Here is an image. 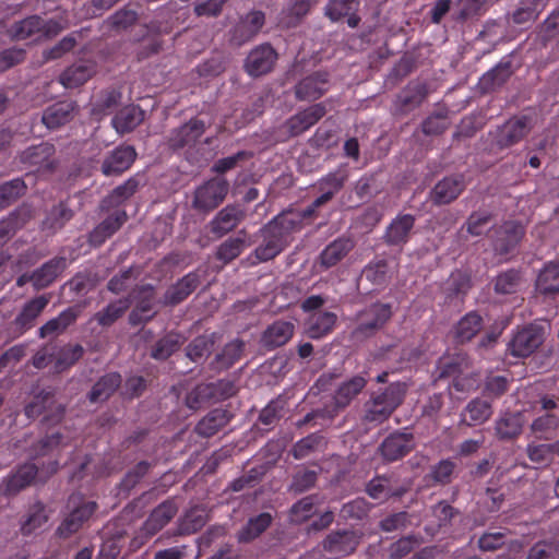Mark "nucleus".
<instances>
[{"label":"nucleus","mask_w":559,"mask_h":559,"mask_svg":"<svg viewBox=\"0 0 559 559\" xmlns=\"http://www.w3.org/2000/svg\"><path fill=\"white\" fill-rule=\"evenodd\" d=\"M407 386L404 382L391 383L383 392L374 393L365 404L364 420L381 424L401 405Z\"/></svg>","instance_id":"f257e3e1"},{"label":"nucleus","mask_w":559,"mask_h":559,"mask_svg":"<svg viewBox=\"0 0 559 559\" xmlns=\"http://www.w3.org/2000/svg\"><path fill=\"white\" fill-rule=\"evenodd\" d=\"M440 378L452 377L451 386L457 392H469L477 388V379L468 373L469 361L463 354L440 360Z\"/></svg>","instance_id":"f03ea898"},{"label":"nucleus","mask_w":559,"mask_h":559,"mask_svg":"<svg viewBox=\"0 0 559 559\" xmlns=\"http://www.w3.org/2000/svg\"><path fill=\"white\" fill-rule=\"evenodd\" d=\"M391 307L386 304H374L358 316V325L352 332L355 341H362L373 335L390 319Z\"/></svg>","instance_id":"7ed1b4c3"},{"label":"nucleus","mask_w":559,"mask_h":559,"mask_svg":"<svg viewBox=\"0 0 559 559\" xmlns=\"http://www.w3.org/2000/svg\"><path fill=\"white\" fill-rule=\"evenodd\" d=\"M228 189L229 185L226 179L212 178L195 189L192 205L199 211H212L224 201Z\"/></svg>","instance_id":"20e7f679"},{"label":"nucleus","mask_w":559,"mask_h":559,"mask_svg":"<svg viewBox=\"0 0 559 559\" xmlns=\"http://www.w3.org/2000/svg\"><path fill=\"white\" fill-rule=\"evenodd\" d=\"M70 513L64 518L58 527L61 537H69L76 533L82 525L93 515L96 510V502L83 500L80 496H71L69 499Z\"/></svg>","instance_id":"39448f33"},{"label":"nucleus","mask_w":559,"mask_h":559,"mask_svg":"<svg viewBox=\"0 0 559 559\" xmlns=\"http://www.w3.org/2000/svg\"><path fill=\"white\" fill-rule=\"evenodd\" d=\"M177 507L171 501H165L156 507L141 527L139 535L134 537L133 545L141 546L150 537L160 531L177 513Z\"/></svg>","instance_id":"423d86ee"},{"label":"nucleus","mask_w":559,"mask_h":559,"mask_svg":"<svg viewBox=\"0 0 559 559\" xmlns=\"http://www.w3.org/2000/svg\"><path fill=\"white\" fill-rule=\"evenodd\" d=\"M543 341V330L535 325H528L513 335L508 344V350L514 357H527L538 348Z\"/></svg>","instance_id":"0eeeda50"},{"label":"nucleus","mask_w":559,"mask_h":559,"mask_svg":"<svg viewBox=\"0 0 559 559\" xmlns=\"http://www.w3.org/2000/svg\"><path fill=\"white\" fill-rule=\"evenodd\" d=\"M277 60V52L269 44L254 47L245 60V70L252 76L258 78L271 72Z\"/></svg>","instance_id":"6e6552de"},{"label":"nucleus","mask_w":559,"mask_h":559,"mask_svg":"<svg viewBox=\"0 0 559 559\" xmlns=\"http://www.w3.org/2000/svg\"><path fill=\"white\" fill-rule=\"evenodd\" d=\"M56 471L57 463L49 464L47 472L38 469L33 463L24 464L7 480L4 490L9 495L15 493L28 486L36 476H38L40 480H44Z\"/></svg>","instance_id":"1a4fd4ad"},{"label":"nucleus","mask_w":559,"mask_h":559,"mask_svg":"<svg viewBox=\"0 0 559 559\" xmlns=\"http://www.w3.org/2000/svg\"><path fill=\"white\" fill-rule=\"evenodd\" d=\"M265 16L261 11H251L247 13L240 21L234 26L230 35V40L241 46L252 38H254L262 26L264 25Z\"/></svg>","instance_id":"9d476101"},{"label":"nucleus","mask_w":559,"mask_h":559,"mask_svg":"<svg viewBox=\"0 0 559 559\" xmlns=\"http://www.w3.org/2000/svg\"><path fill=\"white\" fill-rule=\"evenodd\" d=\"M360 536L352 531L331 533L322 546L329 558H340L352 554L359 544Z\"/></svg>","instance_id":"9b49d317"},{"label":"nucleus","mask_w":559,"mask_h":559,"mask_svg":"<svg viewBox=\"0 0 559 559\" xmlns=\"http://www.w3.org/2000/svg\"><path fill=\"white\" fill-rule=\"evenodd\" d=\"M262 243L254 250L255 259L259 262H265L278 255L287 246V240L282 238V234L276 230L274 225H265L260 229Z\"/></svg>","instance_id":"f8f14e48"},{"label":"nucleus","mask_w":559,"mask_h":559,"mask_svg":"<svg viewBox=\"0 0 559 559\" xmlns=\"http://www.w3.org/2000/svg\"><path fill=\"white\" fill-rule=\"evenodd\" d=\"M325 112L326 110L323 104H314L289 118L285 122L284 128L288 135H299L316 124Z\"/></svg>","instance_id":"ddd939ff"},{"label":"nucleus","mask_w":559,"mask_h":559,"mask_svg":"<svg viewBox=\"0 0 559 559\" xmlns=\"http://www.w3.org/2000/svg\"><path fill=\"white\" fill-rule=\"evenodd\" d=\"M135 157L136 152L133 146H118L104 159L102 171L106 176L120 175L130 168Z\"/></svg>","instance_id":"4468645a"},{"label":"nucleus","mask_w":559,"mask_h":559,"mask_svg":"<svg viewBox=\"0 0 559 559\" xmlns=\"http://www.w3.org/2000/svg\"><path fill=\"white\" fill-rule=\"evenodd\" d=\"M414 448L412 433L394 432L386 437L379 450L385 461H396L406 455Z\"/></svg>","instance_id":"2eb2a0df"},{"label":"nucleus","mask_w":559,"mask_h":559,"mask_svg":"<svg viewBox=\"0 0 559 559\" xmlns=\"http://www.w3.org/2000/svg\"><path fill=\"white\" fill-rule=\"evenodd\" d=\"M246 212L238 205H227L211 221L213 234L222 237L235 229L245 218Z\"/></svg>","instance_id":"dca6fc26"},{"label":"nucleus","mask_w":559,"mask_h":559,"mask_svg":"<svg viewBox=\"0 0 559 559\" xmlns=\"http://www.w3.org/2000/svg\"><path fill=\"white\" fill-rule=\"evenodd\" d=\"M524 235V228L515 222H506L495 230L493 248L497 252L504 254L514 248Z\"/></svg>","instance_id":"f3484780"},{"label":"nucleus","mask_w":559,"mask_h":559,"mask_svg":"<svg viewBox=\"0 0 559 559\" xmlns=\"http://www.w3.org/2000/svg\"><path fill=\"white\" fill-rule=\"evenodd\" d=\"M49 296L41 295L24 305L13 322L20 334L29 330L34 325L36 318L44 311L49 304Z\"/></svg>","instance_id":"a211bd4d"},{"label":"nucleus","mask_w":559,"mask_h":559,"mask_svg":"<svg viewBox=\"0 0 559 559\" xmlns=\"http://www.w3.org/2000/svg\"><path fill=\"white\" fill-rule=\"evenodd\" d=\"M367 380L362 376H354L342 382L334 392L333 401L336 409H344L366 386Z\"/></svg>","instance_id":"6ab92c4d"},{"label":"nucleus","mask_w":559,"mask_h":559,"mask_svg":"<svg viewBox=\"0 0 559 559\" xmlns=\"http://www.w3.org/2000/svg\"><path fill=\"white\" fill-rule=\"evenodd\" d=\"M55 147L49 143H40L23 153V160L39 171H49L53 167Z\"/></svg>","instance_id":"aec40b11"},{"label":"nucleus","mask_w":559,"mask_h":559,"mask_svg":"<svg viewBox=\"0 0 559 559\" xmlns=\"http://www.w3.org/2000/svg\"><path fill=\"white\" fill-rule=\"evenodd\" d=\"M354 243L348 238H338L326 246L319 257V263L323 269H330L341 262L353 249Z\"/></svg>","instance_id":"412c9836"},{"label":"nucleus","mask_w":559,"mask_h":559,"mask_svg":"<svg viewBox=\"0 0 559 559\" xmlns=\"http://www.w3.org/2000/svg\"><path fill=\"white\" fill-rule=\"evenodd\" d=\"M415 218L411 214L399 215L388 226L385 231V241L389 245H401L408 240L409 234L414 227Z\"/></svg>","instance_id":"4be33fe9"},{"label":"nucleus","mask_w":559,"mask_h":559,"mask_svg":"<svg viewBox=\"0 0 559 559\" xmlns=\"http://www.w3.org/2000/svg\"><path fill=\"white\" fill-rule=\"evenodd\" d=\"M205 131V124L203 121L198 119H191L186 124L176 129L170 139V145L173 147H182L194 143Z\"/></svg>","instance_id":"5701e85b"},{"label":"nucleus","mask_w":559,"mask_h":559,"mask_svg":"<svg viewBox=\"0 0 559 559\" xmlns=\"http://www.w3.org/2000/svg\"><path fill=\"white\" fill-rule=\"evenodd\" d=\"M94 73L93 62H81L66 69L59 81L66 88H74L87 82Z\"/></svg>","instance_id":"b1692460"},{"label":"nucleus","mask_w":559,"mask_h":559,"mask_svg":"<svg viewBox=\"0 0 559 559\" xmlns=\"http://www.w3.org/2000/svg\"><path fill=\"white\" fill-rule=\"evenodd\" d=\"M66 266V259L55 258L46 262L41 267L31 275L32 283L36 289L49 286Z\"/></svg>","instance_id":"393cba45"},{"label":"nucleus","mask_w":559,"mask_h":559,"mask_svg":"<svg viewBox=\"0 0 559 559\" xmlns=\"http://www.w3.org/2000/svg\"><path fill=\"white\" fill-rule=\"evenodd\" d=\"M464 189V182L459 177H448L439 181L432 191V201L437 204H448L455 200Z\"/></svg>","instance_id":"a878e982"},{"label":"nucleus","mask_w":559,"mask_h":559,"mask_svg":"<svg viewBox=\"0 0 559 559\" xmlns=\"http://www.w3.org/2000/svg\"><path fill=\"white\" fill-rule=\"evenodd\" d=\"M357 8V0H331L325 8V14L332 21H338L343 17H347V24L350 27H356L359 21L355 15Z\"/></svg>","instance_id":"bb28decb"},{"label":"nucleus","mask_w":559,"mask_h":559,"mask_svg":"<svg viewBox=\"0 0 559 559\" xmlns=\"http://www.w3.org/2000/svg\"><path fill=\"white\" fill-rule=\"evenodd\" d=\"M326 78L324 74H314L305 78L296 86V96L301 100H313L326 91Z\"/></svg>","instance_id":"cd10ccee"},{"label":"nucleus","mask_w":559,"mask_h":559,"mask_svg":"<svg viewBox=\"0 0 559 559\" xmlns=\"http://www.w3.org/2000/svg\"><path fill=\"white\" fill-rule=\"evenodd\" d=\"M527 119L514 118L506 122L499 130L498 143L501 146H510L519 142L528 132Z\"/></svg>","instance_id":"c85d7f7f"},{"label":"nucleus","mask_w":559,"mask_h":559,"mask_svg":"<svg viewBox=\"0 0 559 559\" xmlns=\"http://www.w3.org/2000/svg\"><path fill=\"white\" fill-rule=\"evenodd\" d=\"M144 119V112L135 106L122 108L112 119V126L120 134L135 129Z\"/></svg>","instance_id":"c756f323"},{"label":"nucleus","mask_w":559,"mask_h":559,"mask_svg":"<svg viewBox=\"0 0 559 559\" xmlns=\"http://www.w3.org/2000/svg\"><path fill=\"white\" fill-rule=\"evenodd\" d=\"M199 285V276L195 273H189L179 280L175 285L168 288L165 294V300L168 304L176 305L186 299Z\"/></svg>","instance_id":"7c9ffc66"},{"label":"nucleus","mask_w":559,"mask_h":559,"mask_svg":"<svg viewBox=\"0 0 559 559\" xmlns=\"http://www.w3.org/2000/svg\"><path fill=\"white\" fill-rule=\"evenodd\" d=\"M336 322L333 312H316L310 316L307 323V333L311 338H321L331 333Z\"/></svg>","instance_id":"2f4dec72"},{"label":"nucleus","mask_w":559,"mask_h":559,"mask_svg":"<svg viewBox=\"0 0 559 559\" xmlns=\"http://www.w3.org/2000/svg\"><path fill=\"white\" fill-rule=\"evenodd\" d=\"M492 415L490 403L480 399L472 400L465 407L462 423L468 426L481 425Z\"/></svg>","instance_id":"473e14b6"},{"label":"nucleus","mask_w":559,"mask_h":559,"mask_svg":"<svg viewBox=\"0 0 559 559\" xmlns=\"http://www.w3.org/2000/svg\"><path fill=\"white\" fill-rule=\"evenodd\" d=\"M308 216L305 215V210L302 212H286L277 215L267 225H274L277 231L282 234V238L287 240V237L301 228V223L304 218Z\"/></svg>","instance_id":"72a5a7b5"},{"label":"nucleus","mask_w":559,"mask_h":559,"mask_svg":"<svg viewBox=\"0 0 559 559\" xmlns=\"http://www.w3.org/2000/svg\"><path fill=\"white\" fill-rule=\"evenodd\" d=\"M78 318V311L74 308H68L63 310L58 317L47 321L38 330V335L41 338L57 335L63 332L69 325H71Z\"/></svg>","instance_id":"f704fd0d"},{"label":"nucleus","mask_w":559,"mask_h":559,"mask_svg":"<svg viewBox=\"0 0 559 559\" xmlns=\"http://www.w3.org/2000/svg\"><path fill=\"white\" fill-rule=\"evenodd\" d=\"M294 334V324L286 321H276L263 334L266 346L278 347L286 344Z\"/></svg>","instance_id":"c9c22d12"},{"label":"nucleus","mask_w":559,"mask_h":559,"mask_svg":"<svg viewBox=\"0 0 559 559\" xmlns=\"http://www.w3.org/2000/svg\"><path fill=\"white\" fill-rule=\"evenodd\" d=\"M229 421V416L226 411L216 408L210 412L202 418L195 427L197 432L203 437H211L215 435L221 428L226 426Z\"/></svg>","instance_id":"e433bc0d"},{"label":"nucleus","mask_w":559,"mask_h":559,"mask_svg":"<svg viewBox=\"0 0 559 559\" xmlns=\"http://www.w3.org/2000/svg\"><path fill=\"white\" fill-rule=\"evenodd\" d=\"M74 107L70 103H57L48 107L43 115V122L49 129H56L72 118Z\"/></svg>","instance_id":"4c0bfd02"},{"label":"nucleus","mask_w":559,"mask_h":559,"mask_svg":"<svg viewBox=\"0 0 559 559\" xmlns=\"http://www.w3.org/2000/svg\"><path fill=\"white\" fill-rule=\"evenodd\" d=\"M522 427L521 413H507L496 421V432L501 439H511L519 436Z\"/></svg>","instance_id":"58836bf2"},{"label":"nucleus","mask_w":559,"mask_h":559,"mask_svg":"<svg viewBox=\"0 0 559 559\" xmlns=\"http://www.w3.org/2000/svg\"><path fill=\"white\" fill-rule=\"evenodd\" d=\"M481 317L476 312L465 314L455 326V337L460 342L471 341L481 329Z\"/></svg>","instance_id":"ea45409f"},{"label":"nucleus","mask_w":559,"mask_h":559,"mask_svg":"<svg viewBox=\"0 0 559 559\" xmlns=\"http://www.w3.org/2000/svg\"><path fill=\"white\" fill-rule=\"evenodd\" d=\"M536 287L543 294L559 292V263L550 262L545 265L537 277Z\"/></svg>","instance_id":"a19ab883"},{"label":"nucleus","mask_w":559,"mask_h":559,"mask_svg":"<svg viewBox=\"0 0 559 559\" xmlns=\"http://www.w3.org/2000/svg\"><path fill=\"white\" fill-rule=\"evenodd\" d=\"M121 383V377L118 373H108L95 383L91 393L92 402L104 401L108 399Z\"/></svg>","instance_id":"79ce46f5"},{"label":"nucleus","mask_w":559,"mask_h":559,"mask_svg":"<svg viewBox=\"0 0 559 559\" xmlns=\"http://www.w3.org/2000/svg\"><path fill=\"white\" fill-rule=\"evenodd\" d=\"M272 516L269 513H261L249 520L247 525L238 533L240 543H248L257 538L271 524Z\"/></svg>","instance_id":"37998d69"},{"label":"nucleus","mask_w":559,"mask_h":559,"mask_svg":"<svg viewBox=\"0 0 559 559\" xmlns=\"http://www.w3.org/2000/svg\"><path fill=\"white\" fill-rule=\"evenodd\" d=\"M525 282L521 274L514 270L507 271L497 276L495 290L498 294H515L523 288Z\"/></svg>","instance_id":"c03bdc74"},{"label":"nucleus","mask_w":559,"mask_h":559,"mask_svg":"<svg viewBox=\"0 0 559 559\" xmlns=\"http://www.w3.org/2000/svg\"><path fill=\"white\" fill-rule=\"evenodd\" d=\"M544 7L540 0H522L512 14L513 22L525 24L535 21Z\"/></svg>","instance_id":"a18cd8bd"},{"label":"nucleus","mask_w":559,"mask_h":559,"mask_svg":"<svg viewBox=\"0 0 559 559\" xmlns=\"http://www.w3.org/2000/svg\"><path fill=\"white\" fill-rule=\"evenodd\" d=\"M29 217L26 210H19L0 221V246L21 228Z\"/></svg>","instance_id":"49530a36"},{"label":"nucleus","mask_w":559,"mask_h":559,"mask_svg":"<svg viewBox=\"0 0 559 559\" xmlns=\"http://www.w3.org/2000/svg\"><path fill=\"white\" fill-rule=\"evenodd\" d=\"M48 521L45 507L40 503L34 504L22 523L21 531L24 535H31L40 531Z\"/></svg>","instance_id":"de8ad7c7"},{"label":"nucleus","mask_w":559,"mask_h":559,"mask_svg":"<svg viewBox=\"0 0 559 559\" xmlns=\"http://www.w3.org/2000/svg\"><path fill=\"white\" fill-rule=\"evenodd\" d=\"M43 20L39 16H28L14 25L10 29V35L15 40H24L41 29Z\"/></svg>","instance_id":"09e8293b"},{"label":"nucleus","mask_w":559,"mask_h":559,"mask_svg":"<svg viewBox=\"0 0 559 559\" xmlns=\"http://www.w3.org/2000/svg\"><path fill=\"white\" fill-rule=\"evenodd\" d=\"M139 188V180L134 177L129 178L122 185L118 186L104 200L109 206H116L132 197Z\"/></svg>","instance_id":"8fccbe9b"},{"label":"nucleus","mask_w":559,"mask_h":559,"mask_svg":"<svg viewBox=\"0 0 559 559\" xmlns=\"http://www.w3.org/2000/svg\"><path fill=\"white\" fill-rule=\"evenodd\" d=\"M72 211L63 203H60L53 206L49 212L48 216L43 223L44 228L52 231L60 229L67 222L72 218Z\"/></svg>","instance_id":"3c124183"},{"label":"nucleus","mask_w":559,"mask_h":559,"mask_svg":"<svg viewBox=\"0 0 559 559\" xmlns=\"http://www.w3.org/2000/svg\"><path fill=\"white\" fill-rule=\"evenodd\" d=\"M492 216L486 211L472 213L466 223V230L472 236H480L491 227Z\"/></svg>","instance_id":"603ef678"},{"label":"nucleus","mask_w":559,"mask_h":559,"mask_svg":"<svg viewBox=\"0 0 559 559\" xmlns=\"http://www.w3.org/2000/svg\"><path fill=\"white\" fill-rule=\"evenodd\" d=\"M129 308L128 300H117L109 304L104 310L97 312L94 319L103 326L112 324Z\"/></svg>","instance_id":"864d4df0"},{"label":"nucleus","mask_w":559,"mask_h":559,"mask_svg":"<svg viewBox=\"0 0 559 559\" xmlns=\"http://www.w3.org/2000/svg\"><path fill=\"white\" fill-rule=\"evenodd\" d=\"M347 175L344 170H336L328 174L318 182V189L320 192H329V195L333 198L344 186Z\"/></svg>","instance_id":"5fc2aeb1"},{"label":"nucleus","mask_w":559,"mask_h":559,"mask_svg":"<svg viewBox=\"0 0 559 559\" xmlns=\"http://www.w3.org/2000/svg\"><path fill=\"white\" fill-rule=\"evenodd\" d=\"M316 500L314 496H308L293 504L290 520L295 523L308 520L314 513Z\"/></svg>","instance_id":"6e6d98bb"},{"label":"nucleus","mask_w":559,"mask_h":559,"mask_svg":"<svg viewBox=\"0 0 559 559\" xmlns=\"http://www.w3.org/2000/svg\"><path fill=\"white\" fill-rule=\"evenodd\" d=\"M214 395V388L212 384L202 383L197 385L190 391L186 397V404L191 409L200 408L205 402Z\"/></svg>","instance_id":"4d7b16f0"},{"label":"nucleus","mask_w":559,"mask_h":559,"mask_svg":"<svg viewBox=\"0 0 559 559\" xmlns=\"http://www.w3.org/2000/svg\"><path fill=\"white\" fill-rule=\"evenodd\" d=\"M84 349L81 345H69L61 348L56 360V370L63 371L75 364L83 355Z\"/></svg>","instance_id":"13d9d810"},{"label":"nucleus","mask_w":559,"mask_h":559,"mask_svg":"<svg viewBox=\"0 0 559 559\" xmlns=\"http://www.w3.org/2000/svg\"><path fill=\"white\" fill-rule=\"evenodd\" d=\"M26 186L21 179H13L0 186V206H5L23 195Z\"/></svg>","instance_id":"bf43d9fd"},{"label":"nucleus","mask_w":559,"mask_h":559,"mask_svg":"<svg viewBox=\"0 0 559 559\" xmlns=\"http://www.w3.org/2000/svg\"><path fill=\"white\" fill-rule=\"evenodd\" d=\"M243 343L235 340L228 343L221 354L216 356V362L219 368H229L233 366L241 356Z\"/></svg>","instance_id":"052dcab7"},{"label":"nucleus","mask_w":559,"mask_h":559,"mask_svg":"<svg viewBox=\"0 0 559 559\" xmlns=\"http://www.w3.org/2000/svg\"><path fill=\"white\" fill-rule=\"evenodd\" d=\"M245 246L246 243L243 238H229L219 246L217 250V258L224 262H229L242 252Z\"/></svg>","instance_id":"680f3d73"},{"label":"nucleus","mask_w":559,"mask_h":559,"mask_svg":"<svg viewBox=\"0 0 559 559\" xmlns=\"http://www.w3.org/2000/svg\"><path fill=\"white\" fill-rule=\"evenodd\" d=\"M510 76V69L508 66H497L492 70L485 73L480 79V85L484 90H491L501 85Z\"/></svg>","instance_id":"e2e57ef3"},{"label":"nucleus","mask_w":559,"mask_h":559,"mask_svg":"<svg viewBox=\"0 0 559 559\" xmlns=\"http://www.w3.org/2000/svg\"><path fill=\"white\" fill-rule=\"evenodd\" d=\"M213 344L214 342L210 336H199L189 344L187 355L191 360L199 361L211 353Z\"/></svg>","instance_id":"0e129e2a"},{"label":"nucleus","mask_w":559,"mask_h":559,"mask_svg":"<svg viewBox=\"0 0 559 559\" xmlns=\"http://www.w3.org/2000/svg\"><path fill=\"white\" fill-rule=\"evenodd\" d=\"M179 340L175 335H166L159 340L153 348L152 356L155 359H167L173 353L179 348Z\"/></svg>","instance_id":"69168bd1"},{"label":"nucleus","mask_w":559,"mask_h":559,"mask_svg":"<svg viewBox=\"0 0 559 559\" xmlns=\"http://www.w3.org/2000/svg\"><path fill=\"white\" fill-rule=\"evenodd\" d=\"M488 0H459V15L468 19L483 14L487 10Z\"/></svg>","instance_id":"338daca9"},{"label":"nucleus","mask_w":559,"mask_h":559,"mask_svg":"<svg viewBox=\"0 0 559 559\" xmlns=\"http://www.w3.org/2000/svg\"><path fill=\"white\" fill-rule=\"evenodd\" d=\"M207 521L206 511L203 508H191L185 515L183 525L185 530L195 532L203 527Z\"/></svg>","instance_id":"774afa93"}]
</instances>
